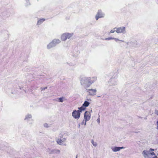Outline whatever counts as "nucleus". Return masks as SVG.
<instances>
[{"label":"nucleus","mask_w":158,"mask_h":158,"mask_svg":"<svg viewBox=\"0 0 158 158\" xmlns=\"http://www.w3.org/2000/svg\"><path fill=\"white\" fill-rule=\"evenodd\" d=\"M97 80V77L95 76L92 77H83L80 79V83L84 88H87L95 82Z\"/></svg>","instance_id":"f257e3e1"},{"label":"nucleus","mask_w":158,"mask_h":158,"mask_svg":"<svg viewBox=\"0 0 158 158\" xmlns=\"http://www.w3.org/2000/svg\"><path fill=\"white\" fill-rule=\"evenodd\" d=\"M142 154L144 158H152L151 155L156 156L153 152H151L147 150H143L142 152Z\"/></svg>","instance_id":"f03ea898"},{"label":"nucleus","mask_w":158,"mask_h":158,"mask_svg":"<svg viewBox=\"0 0 158 158\" xmlns=\"http://www.w3.org/2000/svg\"><path fill=\"white\" fill-rule=\"evenodd\" d=\"M73 33L66 32L63 34L61 36V39L63 41H66L67 39H69L73 35Z\"/></svg>","instance_id":"7ed1b4c3"},{"label":"nucleus","mask_w":158,"mask_h":158,"mask_svg":"<svg viewBox=\"0 0 158 158\" xmlns=\"http://www.w3.org/2000/svg\"><path fill=\"white\" fill-rule=\"evenodd\" d=\"M117 77L115 76L110 78L108 82V84L110 86H114L117 84Z\"/></svg>","instance_id":"20e7f679"},{"label":"nucleus","mask_w":158,"mask_h":158,"mask_svg":"<svg viewBox=\"0 0 158 158\" xmlns=\"http://www.w3.org/2000/svg\"><path fill=\"white\" fill-rule=\"evenodd\" d=\"M114 29H116V32L118 34L126 33V28L124 27H115Z\"/></svg>","instance_id":"39448f33"},{"label":"nucleus","mask_w":158,"mask_h":158,"mask_svg":"<svg viewBox=\"0 0 158 158\" xmlns=\"http://www.w3.org/2000/svg\"><path fill=\"white\" fill-rule=\"evenodd\" d=\"M104 13L101 10H99L95 16V18L96 20H98L99 18L104 17Z\"/></svg>","instance_id":"423d86ee"},{"label":"nucleus","mask_w":158,"mask_h":158,"mask_svg":"<svg viewBox=\"0 0 158 158\" xmlns=\"http://www.w3.org/2000/svg\"><path fill=\"white\" fill-rule=\"evenodd\" d=\"M81 111L76 110L73 111L72 113L73 117L75 119H79L80 116Z\"/></svg>","instance_id":"0eeeda50"},{"label":"nucleus","mask_w":158,"mask_h":158,"mask_svg":"<svg viewBox=\"0 0 158 158\" xmlns=\"http://www.w3.org/2000/svg\"><path fill=\"white\" fill-rule=\"evenodd\" d=\"M91 114L89 112L86 111L84 113V119L85 120V125L86 124L87 121L89 120L90 118Z\"/></svg>","instance_id":"6e6552de"},{"label":"nucleus","mask_w":158,"mask_h":158,"mask_svg":"<svg viewBox=\"0 0 158 158\" xmlns=\"http://www.w3.org/2000/svg\"><path fill=\"white\" fill-rule=\"evenodd\" d=\"M87 92L91 96H94L96 94L97 90L96 89H87Z\"/></svg>","instance_id":"1a4fd4ad"},{"label":"nucleus","mask_w":158,"mask_h":158,"mask_svg":"<svg viewBox=\"0 0 158 158\" xmlns=\"http://www.w3.org/2000/svg\"><path fill=\"white\" fill-rule=\"evenodd\" d=\"M124 148L122 147H112L111 148L113 152H114L119 151L121 149Z\"/></svg>","instance_id":"9d476101"},{"label":"nucleus","mask_w":158,"mask_h":158,"mask_svg":"<svg viewBox=\"0 0 158 158\" xmlns=\"http://www.w3.org/2000/svg\"><path fill=\"white\" fill-rule=\"evenodd\" d=\"M66 139L65 138H63L61 139H56V141L58 144L61 145L63 144V143L64 142Z\"/></svg>","instance_id":"9b49d317"},{"label":"nucleus","mask_w":158,"mask_h":158,"mask_svg":"<svg viewBox=\"0 0 158 158\" xmlns=\"http://www.w3.org/2000/svg\"><path fill=\"white\" fill-rule=\"evenodd\" d=\"M32 118V115L31 114H28L26 115L24 120L27 121V123H29V121L30 119H31Z\"/></svg>","instance_id":"f8f14e48"},{"label":"nucleus","mask_w":158,"mask_h":158,"mask_svg":"<svg viewBox=\"0 0 158 158\" xmlns=\"http://www.w3.org/2000/svg\"><path fill=\"white\" fill-rule=\"evenodd\" d=\"M49 154H59L60 153V151L58 149H54L50 150L49 152Z\"/></svg>","instance_id":"ddd939ff"},{"label":"nucleus","mask_w":158,"mask_h":158,"mask_svg":"<svg viewBox=\"0 0 158 158\" xmlns=\"http://www.w3.org/2000/svg\"><path fill=\"white\" fill-rule=\"evenodd\" d=\"M45 20V19L44 18L39 19L37 22V25H39L41 24Z\"/></svg>","instance_id":"4468645a"},{"label":"nucleus","mask_w":158,"mask_h":158,"mask_svg":"<svg viewBox=\"0 0 158 158\" xmlns=\"http://www.w3.org/2000/svg\"><path fill=\"white\" fill-rule=\"evenodd\" d=\"M58 100L57 101L60 102H63L66 100V99L63 97L58 98Z\"/></svg>","instance_id":"2eb2a0df"},{"label":"nucleus","mask_w":158,"mask_h":158,"mask_svg":"<svg viewBox=\"0 0 158 158\" xmlns=\"http://www.w3.org/2000/svg\"><path fill=\"white\" fill-rule=\"evenodd\" d=\"M53 42L56 45H57L61 42L60 40L58 39H55L53 40Z\"/></svg>","instance_id":"dca6fc26"},{"label":"nucleus","mask_w":158,"mask_h":158,"mask_svg":"<svg viewBox=\"0 0 158 158\" xmlns=\"http://www.w3.org/2000/svg\"><path fill=\"white\" fill-rule=\"evenodd\" d=\"M79 54V52L78 51H74L73 52L72 56L75 57L77 56Z\"/></svg>","instance_id":"f3484780"},{"label":"nucleus","mask_w":158,"mask_h":158,"mask_svg":"<svg viewBox=\"0 0 158 158\" xmlns=\"http://www.w3.org/2000/svg\"><path fill=\"white\" fill-rule=\"evenodd\" d=\"M54 47H55V46L51 42L47 46V48L48 49H50Z\"/></svg>","instance_id":"a211bd4d"},{"label":"nucleus","mask_w":158,"mask_h":158,"mask_svg":"<svg viewBox=\"0 0 158 158\" xmlns=\"http://www.w3.org/2000/svg\"><path fill=\"white\" fill-rule=\"evenodd\" d=\"M54 47H55V46L51 42L47 46V48L48 49H50Z\"/></svg>","instance_id":"6ab92c4d"},{"label":"nucleus","mask_w":158,"mask_h":158,"mask_svg":"<svg viewBox=\"0 0 158 158\" xmlns=\"http://www.w3.org/2000/svg\"><path fill=\"white\" fill-rule=\"evenodd\" d=\"M25 1V6H28L31 5L30 0H24Z\"/></svg>","instance_id":"aec40b11"},{"label":"nucleus","mask_w":158,"mask_h":158,"mask_svg":"<svg viewBox=\"0 0 158 158\" xmlns=\"http://www.w3.org/2000/svg\"><path fill=\"white\" fill-rule=\"evenodd\" d=\"M90 103L88 101H85L83 104V106L85 107L88 106L89 105Z\"/></svg>","instance_id":"412c9836"},{"label":"nucleus","mask_w":158,"mask_h":158,"mask_svg":"<svg viewBox=\"0 0 158 158\" xmlns=\"http://www.w3.org/2000/svg\"><path fill=\"white\" fill-rule=\"evenodd\" d=\"M85 108L82 105L81 106L78 108L79 110H78L79 111H81V112L82 111L84 110H85Z\"/></svg>","instance_id":"4be33fe9"},{"label":"nucleus","mask_w":158,"mask_h":158,"mask_svg":"<svg viewBox=\"0 0 158 158\" xmlns=\"http://www.w3.org/2000/svg\"><path fill=\"white\" fill-rule=\"evenodd\" d=\"M113 40H115V41L116 42H117L118 41H120L122 42H124V40H120L118 38H114V37L113 38Z\"/></svg>","instance_id":"5701e85b"},{"label":"nucleus","mask_w":158,"mask_h":158,"mask_svg":"<svg viewBox=\"0 0 158 158\" xmlns=\"http://www.w3.org/2000/svg\"><path fill=\"white\" fill-rule=\"evenodd\" d=\"M44 127H46V128H48V127H51L50 124H47V123H45L44 124Z\"/></svg>","instance_id":"b1692460"},{"label":"nucleus","mask_w":158,"mask_h":158,"mask_svg":"<svg viewBox=\"0 0 158 158\" xmlns=\"http://www.w3.org/2000/svg\"><path fill=\"white\" fill-rule=\"evenodd\" d=\"M114 37H108L106 38L105 39V40H113Z\"/></svg>","instance_id":"393cba45"},{"label":"nucleus","mask_w":158,"mask_h":158,"mask_svg":"<svg viewBox=\"0 0 158 158\" xmlns=\"http://www.w3.org/2000/svg\"><path fill=\"white\" fill-rule=\"evenodd\" d=\"M91 143L95 147H96L97 145V143L96 142H94L93 140L92 141Z\"/></svg>","instance_id":"a878e982"},{"label":"nucleus","mask_w":158,"mask_h":158,"mask_svg":"<svg viewBox=\"0 0 158 158\" xmlns=\"http://www.w3.org/2000/svg\"><path fill=\"white\" fill-rule=\"evenodd\" d=\"M116 31V29L111 30L110 32V33H114Z\"/></svg>","instance_id":"bb28decb"},{"label":"nucleus","mask_w":158,"mask_h":158,"mask_svg":"<svg viewBox=\"0 0 158 158\" xmlns=\"http://www.w3.org/2000/svg\"><path fill=\"white\" fill-rule=\"evenodd\" d=\"M155 113L156 115H158V110H156L155 111Z\"/></svg>","instance_id":"cd10ccee"},{"label":"nucleus","mask_w":158,"mask_h":158,"mask_svg":"<svg viewBox=\"0 0 158 158\" xmlns=\"http://www.w3.org/2000/svg\"><path fill=\"white\" fill-rule=\"evenodd\" d=\"M154 150H155L154 149H152V148H150L149 149V151L151 152L152 151L153 152V151H154Z\"/></svg>","instance_id":"c85d7f7f"},{"label":"nucleus","mask_w":158,"mask_h":158,"mask_svg":"<svg viewBox=\"0 0 158 158\" xmlns=\"http://www.w3.org/2000/svg\"><path fill=\"white\" fill-rule=\"evenodd\" d=\"M47 89V87H44V88H41V90H44L45 89Z\"/></svg>","instance_id":"c756f323"},{"label":"nucleus","mask_w":158,"mask_h":158,"mask_svg":"<svg viewBox=\"0 0 158 158\" xmlns=\"http://www.w3.org/2000/svg\"><path fill=\"white\" fill-rule=\"evenodd\" d=\"M85 120H83L82 122L81 123V124L82 125L83 124H85Z\"/></svg>","instance_id":"7c9ffc66"},{"label":"nucleus","mask_w":158,"mask_h":158,"mask_svg":"<svg viewBox=\"0 0 158 158\" xmlns=\"http://www.w3.org/2000/svg\"><path fill=\"white\" fill-rule=\"evenodd\" d=\"M97 122L99 123L100 122V118H98L97 119Z\"/></svg>","instance_id":"2f4dec72"},{"label":"nucleus","mask_w":158,"mask_h":158,"mask_svg":"<svg viewBox=\"0 0 158 158\" xmlns=\"http://www.w3.org/2000/svg\"><path fill=\"white\" fill-rule=\"evenodd\" d=\"M67 64H69V65H70V66H72V65H73L72 64V63H67Z\"/></svg>","instance_id":"473e14b6"},{"label":"nucleus","mask_w":158,"mask_h":158,"mask_svg":"<svg viewBox=\"0 0 158 158\" xmlns=\"http://www.w3.org/2000/svg\"><path fill=\"white\" fill-rule=\"evenodd\" d=\"M51 42L55 46V47L56 46V45L53 42V40H52V41H51Z\"/></svg>","instance_id":"72a5a7b5"},{"label":"nucleus","mask_w":158,"mask_h":158,"mask_svg":"<svg viewBox=\"0 0 158 158\" xmlns=\"http://www.w3.org/2000/svg\"><path fill=\"white\" fill-rule=\"evenodd\" d=\"M156 125H157V127L156 128L158 129V121H157L156 122Z\"/></svg>","instance_id":"f704fd0d"},{"label":"nucleus","mask_w":158,"mask_h":158,"mask_svg":"<svg viewBox=\"0 0 158 158\" xmlns=\"http://www.w3.org/2000/svg\"><path fill=\"white\" fill-rule=\"evenodd\" d=\"M131 43V42H127V45H128L129 44H130Z\"/></svg>","instance_id":"c9c22d12"},{"label":"nucleus","mask_w":158,"mask_h":158,"mask_svg":"<svg viewBox=\"0 0 158 158\" xmlns=\"http://www.w3.org/2000/svg\"><path fill=\"white\" fill-rule=\"evenodd\" d=\"M152 158H158V157L156 156L153 157Z\"/></svg>","instance_id":"e433bc0d"},{"label":"nucleus","mask_w":158,"mask_h":158,"mask_svg":"<svg viewBox=\"0 0 158 158\" xmlns=\"http://www.w3.org/2000/svg\"><path fill=\"white\" fill-rule=\"evenodd\" d=\"M32 122H30L29 123V124H32Z\"/></svg>","instance_id":"4c0bfd02"},{"label":"nucleus","mask_w":158,"mask_h":158,"mask_svg":"<svg viewBox=\"0 0 158 158\" xmlns=\"http://www.w3.org/2000/svg\"><path fill=\"white\" fill-rule=\"evenodd\" d=\"M80 124H79V125H78V127L79 128L80 127Z\"/></svg>","instance_id":"58836bf2"},{"label":"nucleus","mask_w":158,"mask_h":158,"mask_svg":"<svg viewBox=\"0 0 158 158\" xmlns=\"http://www.w3.org/2000/svg\"><path fill=\"white\" fill-rule=\"evenodd\" d=\"M76 158H77V155L76 156Z\"/></svg>","instance_id":"ea45409f"},{"label":"nucleus","mask_w":158,"mask_h":158,"mask_svg":"<svg viewBox=\"0 0 158 158\" xmlns=\"http://www.w3.org/2000/svg\"><path fill=\"white\" fill-rule=\"evenodd\" d=\"M31 121L32 122L33 121V120L32 119H31Z\"/></svg>","instance_id":"a19ab883"},{"label":"nucleus","mask_w":158,"mask_h":158,"mask_svg":"<svg viewBox=\"0 0 158 158\" xmlns=\"http://www.w3.org/2000/svg\"><path fill=\"white\" fill-rule=\"evenodd\" d=\"M158 155V153L157 155Z\"/></svg>","instance_id":"79ce46f5"}]
</instances>
